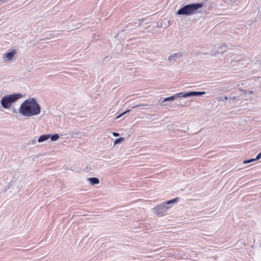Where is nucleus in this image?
Wrapping results in <instances>:
<instances>
[{"mask_svg": "<svg viewBox=\"0 0 261 261\" xmlns=\"http://www.w3.org/2000/svg\"><path fill=\"white\" fill-rule=\"evenodd\" d=\"M203 4L201 3H195L185 5L184 7L179 9L176 13V15H192L197 12V10L202 7Z\"/></svg>", "mask_w": 261, "mask_h": 261, "instance_id": "obj_3", "label": "nucleus"}, {"mask_svg": "<svg viewBox=\"0 0 261 261\" xmlns=\"http://www.w3.org/2000/svg\"><path fill=\"white\" fill-rule=\"evenodd\" d=\"M175 99H176V97H175V95L174 94V95H172L171 96H170V97L164 98L162 102H165V101H172V100H174Z\"/></svg>", "mask_w": 261, "mask_h": 261, "instance_id": "obj_13", "label": "nucleus"}, {"mask_svg": "<svg viewBox=\"0 0 261 261\" xmlns=\"http://www.w3.org/2000/svg\"><path fill=\"white\" fill-rule=\"evenodd\" d=\"M113 135L114 136V137H118L119 136V134L118 133H115V132H114L113 133Z\"/></svg>", "mask_w": 261, "mask_h": 261, "instance_id": "obj_20", "label": "nucleus"}, {"mask_svg": "<svg viewBox=\"0 0 261 261\" xmlns=\"http://www.w3.org/2000/svg\"><path fill=\"white\" fill-rule=\"evenodd\" d=\"M255 161H256V160H255V159H250V160H248L244 161H243V163L244 164H246Z\"/></svg>", "mask_w": 261, "mask_h": 261, "instance_id": "obj_16", "label": "nucleus"}, {"mask_svg": "<svg viewBox=\"0 0 261 261\" xmlns=\"http://www.w3.org/2000/svg\"><path fill=\"white\" fill-rule=\"evenodd\" d=\"M124 140V138L122 137L116 139L114 142V145L123 142Z\"/></svg>", "mask_w": 261, "mask_h": 261, "instance_id": "obj_15", "label": "nucleus"}, {"mask_svg": "<svg viewBox=\"0 0 261 261\" xmlns=\"http://www.w3.org/2000/svg\"><path fill=\"white\" fill-rule=\"evenodd\" d=\"M182 56V54L181 52H178L170 55L166 59L168 64H173L177 59H180Z\"/></svg>", "mask_w": 261, "mask_h": 261, "instance_id": "obj_6", "label": "nucleus"}, {"mask_svg": "<svg viewBox=\"0 0 261 261\" xmlns=\"http://www.w3.org/2000/svg\"><path fill=\"white\" fill-rule=\"evenodd\" d=\"M32 142H33V143H35V142H36V140H33V141H32Z\"/></svg>", "mask_w": 261, "mask_h": 261, "instance_id": "obj_23", "label": "nucleus"}, {"mask_svg": "<svg viewBox=\"0 0 261 261\" xmlns=\"http://www.w3.org/2000/svg\"><path fill=\"white\" fill-rule=\"evenodd\" d=\"M17 54V49L11 48L3 54L2 59L5 63H10L14 61Z\"/></svg>", "mask_w": 261, "mask_h": 261, "instance_id": "obj_4", "label": "nucleus"}, {"mask_svg": "<svg viewBox=\"0 0 261 261\" xmlns=\"http://www.w3.org/2000/svg\"><path fill=\"white\" fill-rule=\"evenodd\" d=\"M170 206H166L163 202L160 205H156L152 210L154 214L158 216H164L166 214L167 210L170 208Z\"/></svg>", "mask_w": 261, "mask_h": 261, "instance_id": "obj_5", "label": "nucleus"}, {"mask_svg": "<svg viewBox=\"0 0 261 261\" xmlns=\"http://www.w3.org/2000/svg\"><path fill=\"white\" fill-rule=\"evenodd\" d=\"M227 50V46L225 44H223L218 47L217 49L212 51L211 54L212 56L215 57H219L220 55H222L225 53Z\"/></svg>", "mask_w": 261, "mask_h": 261, "instance_id": "obj_7", "label": "nucleus"}, {"mask_svg": "<svg viewBox=\"0 0 261 261\" xmlns=\"http://www.w3.org/2000/svg\"><path fill=\"white\" fill-rule=\"evenodd\" d=\"M259 68H260V69L261 70V63L259 64Z\"/></svg>", "mask_w": 261, "mask_h": 261, "instance_id": "obj_24", "label": "nucleus"}, {"mask_svg": "<svg viewBox=\"0 0 261 261\" xmlns=\"http://www.w3.org/2000/svg\"><path fill=\"white\" fill-rule=\"evenodd\" d=\"M176 99L180 97L187 98L190 97L189 92H180L175 94Z\"/></svg>", "mask_w": 261, "mask_h": 261, "instance_id": "obj_10", "label": "nucleus"}, {"mask_svg": "<svg viewBox=\"0 0 261 261\" xmlns=\"http://www.w3.org/2000/svg\"><path fill=\"white\" fill-rule=\"evenodd\" d=\"M172 125H169L167 126V128L168 129H170L172 128Z\"/></svg>", "mask_w": 261, "mask_h": 261, "instance_id": "obj_21", "label": "nucleus"}, {"mask_svg": "<svg viewBox=\"0 0 261 261\" xmlns=\"http://www.w3.org/2000/svg\"><path fill=\"white\" fill-rule=\"evenodd\" d=\"M22 97V95L21 93L5 95L1 100V107L4 109L10 110L12 106Z\"/></svg>", "mask_w": 261, "mask_h": 261, "instance_id": "obj_2", "label": "nucleus"}, {"mask_svg": "<svg viewBox=\"0 0 261 261\" xmlns=\"http://www.w3.org/2000/svg\"><path fill=\"white\" fill-rule=\"evenodd\" d=\"M178 201V198L176 197L173 199L164 202V203L166 205V206H168V205H170L171 204L175 203L177 202Z\"/></svg>", "mask_w": 261, "mask_h": 261, "instance_id": "obj_12", "label": "nucleus"}, {"mask_svg": "<svg viewBox=\"0 0 261 261\" xmlns=\"http://www.w3.org/2000/svg\"><path fill=\"white\" fill-rule=\"evenodd\" d=\"M148 106V105L147 104L138 105H136V106H135L133 107L132 109L136 108H138V107H141V106L145 107V106Z\"/></svg>", "mask_w": 261, "mask_h": 261, "instance_id": "obj_18", "label": "nucleus"}, {"mask_svg": "<svg viewBox=\"0 0 261 261\" xmlns=\"http://www.w3.org/2000/svg\"><path fill=\"white\" fill-rule=\"evenodd\" d=\"M18 112L24 117L30 118L40 114L41 106L35 98H29L20 105Z\"/></svg>", "mask_w": 261, "mask_h": 261, "instance_id": "obj_1", "label": "nucleus"}, {"mask_svg": "<svg viewBox=\"0 0 261 261\" xmlns=\"http://www.w3.org/2000/svg\"><path fill=\"white\" fill-rule=\"evenodd\" d=\"M50 138L52 141H56L59 138V135L58 134H55L53 135H50Z\"/></svg>", "mask_w": 261, "mask_h": 261, "instance_id": "obj_14", "label": "nucleus"}, {"mask_svg": "<svg viewBox=\"0 0 261 261\" xmlns=\"http://www.w3.org/2000/svg\"><path fill=\"white\" fill-rule=\"evenodd\" d=\"M205 91H201V92H195V91H191L189 92V95L190 96H201L205 94Z\"/></svg>", "mask_w": 261, "mask_h": 261, "instance_id": "obj_11", "label": "nucleus"}, {"mask_svg": "<svg viewBox=\"0 0 261 261\" xmlns=\"http://www.w3.org/2000/svg\"><path fill=\"white\" fill-rule=\"evenodd\" d=\"M260 158H261V152L257 154L256 158H255V160H258L260 159Z\"/></svg>", "mask_w": 261, "mask_h": 261, "instance_id": "obj_19", "label": "nucleus"}, {"mask_svg": "<svg viewBox=\"0 0 261 261\" xmlns=\"http://www.w3.org/2000/svg\"><path fill=\"white\" fill-rule=\"evenodd\" d=\"M130 111V110H128L126 111H125L124 112L122 113V114H121L120 115H118L116 118V119H119V118H120L122 116H123L124 114H125V113L128 112Z\"/></svg>", "mask_w": 261, "mask_h": 261, "instance_id": "obj_17", "label": "nucleus"}, {"mask_svg": "<svg viewBox=\"0 0 261 261\" xmlns=\"http://www.w3.org/2000/svg\"><path fill=\"white\" fill-rule=\"evenodd\" d=\"M229 99H231L234 100V99H236V97H231V98H230Z\"/></svg>", "mask_w": 261, "mask_h": 261, "instance_id": "obj_22", "label": "nucleus"}, {"mask_svg": "<svg viewBox=\"0 0 261 261\" xmlns=\"http://www.w3.org/2000/svg\"><path fill=\"white\" fill-rule=\"evenodd\" d=\"M88 180L91 185H97L99 183V180L97 177H90L88 178Z\"/></svg>", "mask_w": 261, "mask_h": 261, "instance_id": "obj_9", "label": "nucleus"}, {"mask_svg": "<svg viewBox=\"0 0 261 261\" xmlns=\"http://www.w3.org/2000/svg\"><path fill=\"white\" fill-rule=\"evenodd\" d=\"M50 137V134H46V135H41L39 137V138L38 139V142L39 143H41L44 141H45L47 140L48 139H49Z\"/></svg>", "mask_w": 261, "mask_h": 261, "instance_id": "obj_8", "label": "nucleus"}, {"mask_svg": "<svg viewBox=\"0 0 261 261\" xmlns=\"http://www.w3.org/2000/svg\"><path fill=\"white\" fill-rule=\"evenodd\" d=\"M224 99H227V97H224Z\"/></svg>", "mask_w": 261, "mask_h": 261, "instance_id": "obj_25", "label": "nucleus"}]
</instances>
